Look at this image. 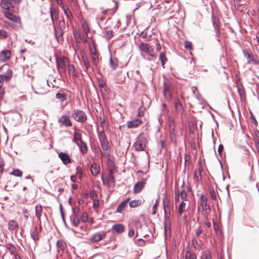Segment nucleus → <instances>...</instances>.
I'll use <instances>...</instances> for the list:
<instances>
[{
	"instance_id": "680f3d73",
	"label": "nucleus",
	"mask_w": 259,
	"mask_h": 259,
	"mask_svg": "<svg viewBox=\"0 0 259 259\" xmlns=\"http://www.w3.org/2000/svg\"><path fill=\"white\" fill-rule=\"evenodd\" d=\"M158 200H156L155 203H154V204L153 205V206L152 207V213L153 214H155L156 213V208H157V206L158 205Z\"/></svg>"
},
{
	"instance_id": "6ab92c4d",
	"label": "nucleus",
	"mask_w": 259,
	"mask_h": 259,
	"mask_svg": "<svg viewBox=\"0 0 259 259\" xmlns=\"http://www.w3.org/2000/svg\"><path fill=\"white\" fill-rule=\"evenodd\" d=\"M35 215L37 217V219L40 225V228L41 229V220L40 218L42 214V208L41 205L38 204L35 206Z\"/></svg>"
},
{
	"instance_id": "4be33fe9",
	"label": "nucleus",
	"mask_w": 259,
	"mask_h": 259,
	"mask_svg": "<svg viewBox=\"0 0 259 259\" xmlns=\"http://www.w3.org/2000/svg\"><path fill=\"white\" fill-rule=\"evenodd\" d=\"M112 230L115 232L120 234L124 232V226L123 224H117L112 226Z\"/></svg>"
},
{
	"instance_id": "774afa93",
	"label": "nucleus",
	"mask_w": 259,
	"mask_h": 259,
	"mask_svg": "<svg viewBox=\"0 0 259 259\" xmlns=\"http://www.w3.org/2000/svg\"><path fill=\"white\" fill-rule=\"evenodd\" d=\"M203 171V168L202 165H199L197 170L195 171L197 173H199V174L201 175V172Z\"/></svg>"
},
{
	"instance_id": "a211bd4d",
	"label": "nucleus",
	"mask_w": 259,
	"mask_h": 259,
	"mask_svg": "<svg viewBox=\"0 0 259 259\" xmlns=\"http://www.w3.org/2000/svg\"><path fill=\"white\" fill-rule=\"evenodd\" d=\"M164 229L166 236H170V219H164Z\"/></svg>"
},
{
	"instance_id": "20e7f679",
	"label": "nucleus",
	"mask_w": 259,
	"mask_h": 259,
	"mask_svg": "<svg viewBox=\"0 0 259 259\" xmlns=\"http://www.w3.org/2000/svg\"><path fill=\"white\" fill-rule=\"evenodd\" d=\"M98 136L102 149L104 151H108L109 149V142L104 129L100 132H98Z\"/></svg>"
},
{
	"instance_id": "4c0bfd02",
	"label": "nucleus",
	"mask_w": 259,
	"mask_h": 259,
	"mask_svg": "<svg viewBox=\"0 0 259 259\" xmlns=\"http://www.w3.org/2000/svg\"><path fill=\"white\" fill-rule=\"evenodd\" d=\"M82 61L83 62V64L85 66V70L87 71L90 67V64L88 58L86 56H82Z\"/></svg>"
},
{
	"instance_id": "412c9836",
	"label": "nucleus",
	"mask_w": 259,
	"mask_h": 259,
	"mask_svg": "<svg viewBox=\"0 0 259 259\" xmlns=\"http://www.w3.org/2000/svg\"><path fill=\"white\" fill-rule=\"evenodd\" d=\"M11 52L9 50H4L0 53V60L4 62L11 57Z\"/></svg>"
},
{
	"instance_id": "f3484780",
	"label": "nucleus",
	"mask_w": 259,
	"mask_h": 259,
	"mask_svg": "<svg viewBox=\"0 0 259 259\" xmlns=\"http://www.w3.org/2000/svg\"><path fill=\"white\" fill-rule=\"evenodd\" d=\"M142 123V121L139 119H136L130 121L127 123V126L129 128H135Z\"/></svg>"
},
{
	"instance_id": "c756f323",
	"label": "nucleus",
	"mask_w": 259,
	"mask_h": 259,
	"mask_svg": "<svg viewBox=\"0 0 259 259\" xmlns=\"http://www.w3.org/2000/svg\"><path fill=\"white\" fill-rule=\"evenodd\" d=\"M186 210V204L184 201H182L178 207V213L179 215H181L184 211Z\"/></svg>"
},
{
	"instance_id": "1a4fd4ad",
	"label": "nucleus",
	"mask_w": 259,
	"mask_h": 259,
	"mask_svg": "<svg viewBox=\"0 0 259 259\" xmlns=\"http://www.w3.org/2000/svg\"><path fill=\"white\" fill-rule=\"evenodd\" d=\"M106 236L105 231H100L94 233L90 238V241L93 243L98 242L104 239Z\"/></svg>"
},
{
	"instance_id": "5fc2aeb1",
	"label": "nucleus",
	"mask_w": 259,
	"mask_h": 259,
	"mask_svg": "<svg viewBox=\"0 0 259 259\" xmlns=\"http://www.w3.org/2000/svg\"><path fill=\"white\" fill-rule=\"evenodd\" d=\"M7 32L3 29H0V39H5L7 37Z\"/></svg>"
},
{
	"instance_id": "7c9ffc66",
	"label": "nucleus",
	"mask_w": 259,
	"mask_h": 259,
	"mask_svg": "<svg viewBox=\"0 0 259 259\" xmlns=\"http://www.w3.org/2000/svg\"><path fill=\"white\" fill-rule=\"evenodd\" d=\"M110 65L113 70H115L118 66V61L116 58H110Z\"/></svg>"
},
{
	"instance_id": "e433bc0d",
	"label": "nucleus",
	"mask_w": 259,
	"mask_h": 259,
	"mask_svg": "<svg viewBox=\"0 0 259 259\" xmlns=\"http://www.w3.org/2000/svg\"><path fill=\"white\" fill-rule=\"evenodd\" d=\"M238 92L241 97V98H244L245 97V93L242 85H238Z\"/></svg>"
},
{
	"instance_id": "423d86ee",
	"label": "nucleus",
	"mask_w": 259,
	"mask_h": 259,
	"mask_svg": "<svg viewBox=\"0 0 259 259\" xmlns=\"http://www.w3.org/2000/svg\"><path fill=\"white\" fill-rule=\"evenodd\" d=\"M139 49L141 51L146 53L150 56L155 58V55L154 50L152 47L148 44L142 42L139 45Z\"/></svg>"
},
{
	"instance_id": "4468645a",
	"label": "nucleus",
	"mask_w": 259,
	"mask_h": 259,
	"mask_svg": "<svg viewBox=\"0 0 259 259\" xmlns=\"http://www.w3.org/2000/svg\"><path fill=\"white\" fill-rule=\"evenodd\" d=\"M58 157L65 165H67L72 162V160L70 158L69 155L66 153L60 152L58 154Z\"/></svg>"
},
{
	"instance_id": "de8ad7c7",
	"label": "nucleus",
	"mask_w": 259,
	"mask_h": 259,
	"mask_svg": "<svg viewBox=\"0 0 259 259\" xmlns=\"http://www.w3.org/2000/svg\"><path fill=\"white\" fill-rule=\"evenodd\" d=\"M127 205L123 201L118 206L117 208V211L121 213L124 210Z\"/></svg>"
},
{
	"instance_id": "6e6d98bb",
	"label": "nucleus",
	"mask_w": 259,
	"mask_h": 259,
	"mask_svg": "<svg viewBox=\"0 0 259 259\" xmlns=\"http://www.w3.org/2000/svg\"><path fill=\"white\" fill-rule=\"evenodd\" d=\"M185 48L186 49H188L189 50H192V49H193V46H192V42H190V41H187L185 43Z\"/></svg>"
},
{
	"instance_id": "393cba45",
	"label": "nucleus",
	"mask_w": 259,
	"mask_h": 259,
	"mask_svg": "<svg viewBox=\"0 0 259 259\" xmlns=\"http://www.w3.org/2000/svg\"><path fill=\"white\" fill-rule=\"evenodd\" d=\"M73 141L77 144L82 141L81 134L79 131L75 130L74 132Z\"/></svg>"
},
{
	"instance_id": "a18cd8bd",
	"label": "nucleus",
	"mask_w": 259,
	"mask_h": 259,
	"mask_svg": "<svg viewBox=\"0 0 259 259\" xmlns=\"http://www.w3.org/2000/svg\"><path fill=\"white\" fill-rule=\"evenodd\" d=\"M57 246L58 248L62 250H64L66 247L65 243L62 240H58L57 242Z\"/></svg>"
},
{
	"instance_id": "2f4dec72",
	"label": "nucleus",
	"mask_w": 259,
	"mask_h": 259,
	"mask_svg": "<svg viewBox=\"0 0 259 259\" xmlns=\"http://www.w3.org/2000/svg\"><path fill=\"white\" fill-rule=\"evenodd\" d=\"M142 204V201L140 200H133L130 202L129 205L131 207H138Z\"/></svg>"
},
{
	"instance_id": "bb28decb",
	"label": "nucleus",
	"mask_w": 259,
	"mask_h": 259,
	"mask_svg": "<svg viewBox=\"0 0 259 259\" xmlns=\"http://www.w3.org/2000/svg\"><path fill=\"white\" fill-rule=\"evenodd\" d=\"M50 10L51 19L52 20L53 24H54L55 21H56L58 19V14L57 11L55 8L51 7Z\"/></svg>"
},
{
	"instance_id": "f03ea898",
	"label": "nucleus",
	"mask_w": 259,
	"mask_h": 259,
	"mask_svg": "<svg viewBox=\"0 0 259 259\" xmlns=\"http://www.w3.org/2000/svg\"><path fill=\"white\" fill-rule=\"evenodd\" d=\"M69 62L66 57H60L56 58V64L58 71L60 74L62 75L65 73L66 67H68Z\"/></svg>"
},
{
	"instance_id": "dca6fc26",
	"label": "nucleus",
	"mask_w": 259,
	"mask_h": 259,
	"mask_svg": "<svg viewBox=\"0 0 259 259\" xmlns=\"http://www.w3.org/2000/svg\"><path fill=\"white\" fill-rule=\"evenodd\" d=\"M163 94L165 97V98L169 100L171 97V94L170 92V88L169 85L167 84L166 82L164 83V90H163Z\"/></svg>"
},
{
	"instance_id": "58836bf2",
	"label": "nucleus",
	"mask_w": 259,
	"mask_h": 259,
	"mask_svg": "<svg viewBox=\"0 0 259 259\" xmlns=\"http://www.w3.org/2000/svg\"><path fill=\"white\" fill-rule=\"evenodd\" d=\"M68 70L69 74L71 75L72 76H76L75 70L74 66L73 65H68Z\"/></svg>"
},
{
	"instance_id": "4d7b16f0",
	"label": "nucleus",
	"mask_w": 259,
	"mask_h": 259,
	"mask_svg": "<svg viewBox=\"0 0 259 259\" xmlns=\"http://www.w3.org/2000/svg\"><path fill=\"white\" fill-rule=\"evenodd\" d=\"M194 179L197 182L200 181L202 179L201 175L195 171L194 174Z\"/></svg>"
},
{
	"instance_id": "c03bdc74",
	"label": "nucleus",
	"mask_w": 259,
	"mask_h": 259,
	"mask_svg": "<svg viewBox=\"0 0 259 259\" xmlns=\"http://www.w3.org/2000/svg\"><path fill=\"white\" fill-rule=\"evenodd\" d=\"M107 181L112 186L114 187L115 185V179L113 175H108Z\"/></svg>"
},
{
	"instance_id": "0e129e2a",
	"label": "nucleus",
	"mask_w": 259,
	"mask_h": 259,
	"mask_svg": "<svg viewBox=\"0 0 259 259\" xmlns=\"http://www.w3.org/2000/svg\"><path fill=\"white\" fill-rule=\"evenodd\" d=\"M108 166L109 168H110L111 167L115 168L114 163L113 161H112V160H109L108 161Z\"/></svg>"
},
{
	"instance_id": "09e8293b",
	"label": "nucleus",
	"mask_w": 259,
	"mask_h": 259,
	"mask_svg": "<svg viewBox=\"0 0 259 259\" xmlns=\"http://www.w3.org/2000/svg\"><path fill=\"white\" fill-rule=\"evenodd\" d=\"M82 28L85 33L86 35H87L88 33L89 32L90 29V28L87 24V23L85 22H83L81 24Z\"/></svg>"
},
{
	"instance_id": "603ef678",
	"label": "nucleus",
	"mask_w": 259,
	"mask_h": 259,
	"mask_svg": "<svg viewBox=\"0 0 259 259\" xmlns=\"http://www.w3.org/2000/svg\"><path fill=\"white\" fill-rule=\"evenodd\" d=\"M81 221L83 223H86L88 221V217L86 212H83L81 216Z\"/></svg>"
},
{
	"instance_id": "338daca9",
	"label": "nucleus",
	"mask_w": 259,
	"mask_h": 259,
	"mask_svg": "<svg viewBox=\"0 0 259 259\" xmlns=\"http://www.w3.org/2000/svg\"><path fill=\"white\" fill-rule=\"evenodd\" d=\"M97 194L95 191H91L90 197L92 199H95L97 197Z\"/></svg>"
},
{
	"instance_id": "ea45409f",
	"label": "nucleus",
	"mask_w": 259,
	"mask_h": 259,
	"mask_svg": "<svg viewBox=\"0 0 259 259\" xmlns=\"http://www.w3.org/2000/svg\"><path fill=\"white\" fill-rule=\"evenodd\" d=\"M159 59L161 62V64L162 66H164L166 63L167 59L166 57L165 54L163 52H161L159 55Z\"/></svg>"
},
{
	"instance_id": "2eb2a0df",
	"label": "nucleus",
	"mask_w": 259,
	"mask_h": 259,
	"mask_svg": "<svg viewBox=\"0 0 259 259\" xmlns=\"http://www.w3.org/2000/svg\"><path fill=\"white\" fill-rule=\"evenodd\" d=\"M64 32V31L57 29V28L54 27V33L55 37L57 41L60 44H62L63 42L64 39L63 34Z\"/></svg>"
},
{
	"instance_id": "864d4df0",
	"label": "nucleus",
	"mask_w": 259,
	"mask_h": 259,
	"mask_svg": "<svg viewBox=\"0 0 259 259\" xmlns=\"http://www.w3.org/2000/svg\"><path fill=\"white\" fill-rule=\"evenodd\" d=\"M180 190H179L178 188H176L175 197L176 202H178L180 201Z\"/></svg>"
},
{
	"instance_id": "b1692460",
	"label": "nucleus",
	"mask_w": 259,
	"mask_h": 259,
	"mask_svg": "<svg viewBox=\"0 0 259 259\" xmlns=\"http://www.w3.org/2000/svg\"><path fill=\"white\" fill-rule=\"evenodd\" d=\"M70 220L72 225L75 227L78 226L80 221L78 218V215L75 212L74 214H73L70 216Z\"/></svg>"
},
{
	"instance_id": "e2e57ef3",
	"label": "nucleus",
	"mask_w": 259,
	"mask_h": 259,
	"mask_svg": "<svg viewBox=\"0 0 259 259\" xmlns=\"http://www.w3.org/2000/svg\"><path fill=\"white\" fill-rule=\"evenodd\" d=\"M136 243L139 246H143L145 243L144 241L142 239H138L136 240Z\"/></svg>"
},
{
	"instance_id": "f257e3e1",
	"label": "nucleus",
	"mask_w": 259,
	"mask_h": 259,
	"mask_svg": "<svg viewBox=\"0 0 259 259\" xmlns=\"http://www.w3.org/2000/svg\"><path fill=\"white\" fill-rule=\"evenodd\" d=\"M146 136L144 133H141L137 138L136 142L133 145L135 151L137 152L143 151L146 146Z\"/></svg>"
},
{
	"instance_id": "72a5a7b5",
	"label": "nucleus",
	"mask_w": 259,
	"mask_h": 259,
	"mask_svg": "<svg viewBox=\"0 0 259 259\" xmlns=\"http://www.w3.org/2000/svg\"><path fill=\"white\" fill-rule=\"evenodd\" d=\"M213 25L217 32H218L220 28V21L218 18L213 17Z\"/></svg>"
},
{
	"instance_id": "052dcab7",
	"label": "nucleus",
	"mask_w": 259,
	"mask_h": 259,
	"mask_svg": "<svg viewBox=\"0 0 259 259\" xmlns=\"http://www.w3.org/2000/svg\"><path fill=\"white\" fill-rule=\"evenodd\" d=\"M76 176H78L79 178L80 179L82 175V171L80 168L79 167H76Z\"/></svg>"
},
{
	"instance_id": "8fccbe9b",
	"label": "nucleus",
	"mask_w": 259,
	"mask_h": 259,
	"mask_svg": "<svg viewBox=\"0 0 259 259\" xmlns=\"http://www.w3.org/2000/svg\"><path fill=\"white\" fill-rule=\"evenodd\" d=\"M59 27L57 28L58 30H65V23L64 20H60L59 23Z\"/></svg>"
},
{
	"instance_id": "69168bd1",
	"label": "nucleus",
	"mask_w": 259,
	"mask_h": 259,
	"mask_svg": "<svg viewBox=\"0 0 259 259\" xmlns=\"http://www.w3.org/2000/svg\"><path fill=\"white\" fill-rule=\"evenodd\" d=\"M224 149V146L222 144H220L219 146V147H218V152H219V154L220 156L222 155V152L223 151Z\"/></svg>"
},
{
	"instance_id": "473e14b6",
	"label": "nucleus",
	"mask_w": 259,
	"mask_h": 259,
	"mask_svg": "<svg viewBox=\"0 0 259 259\" xmlns=\"http://www.w3.org/2000/svg\"><path fill=\"white\" fill-rule=\"evenodd\" d=\"M6 248L9 251L11 254H16L17 248L12 244H8L6 246Z\"/></svg>"
},
{
	"instance_id": "9d476101",
	"label": "nucleus",
	"mask_w": 259,
	"mask_h": 259,
	"mask_svg": "<svg viewBox=\"0 0 259 259\" xmlns=\"http://www.w3.org/2000/svg\"><path fill=\"white\" fill-rule=\"evenodd\" d=\"M58 122L60 126L70 127L72 126V122L70 119L69 116L66 115L61 116L58 119Z\"/></svg>"
},
{
	"instance_id": "aec40b11",
	"label": "nucleus",
	"mask_w": 259,
	"mask_h": 259,
	"mask_svg": "<svg viewBox=\"0 0 259 259\" xmlns=\"http://www.w3.org/2000/svg\"><path fill=\"white\" fill-rule=\"evenodd\" d=\"M3 67L7 68V71L4 74L2 75L5 79V81H9L12 77L13 72L12 70L7 65H5Z\"/></svg>"
},
{
	"instance_id": "79ce46f5",
	"label": "nucleus",
	"mask_w": 259,
	"mask_h": 259,
	"mask_svg": "<svg viewBox=\"0 0 259 259\" xmlns=\"http://www.w3.org/2000/svg\"><path fill=\"white\" fill-rule=\"evenodd\" d=\"M185 259H196V256L194 253L187 251L185 253Z\"/></svg>"
},
{
	"instance_id": "37998d69",
	"label": "nucleus",
	"mask_w": 259,
	"mask_h": 259,
	"mask_svg": "<svg viewBox=\"0 0 259 259\" xmlns=\"http://www.w3.org/2000/svg\"><path fill=\"white\" fill-rule=\"evenodd\" d=\"M22 171L19 169H14L12 172H10L11 175L19 177H21L22 176Z\"/></svg>"
},
{
	"instance_id": "6e6552de",
	"label": "nucleus",
	"mask_w": 259,
	"mask_h": 259,
	"mask_svg": "<svg viewBox=\"0 0 259 259\" xmlns=\"http://www.w3.org/2000/svg\"><path fill=\"white\" fill-rule=\"evenodd\" d=\"M163 204L165 214L164 219H170L171 213L169 201L168 198L166 196L163 199Z\"/></svg>"
},
{
	"instance_id": "0eeeda50",
	"label": "nucleus",
	"mask_w": 259,
	"mask_h": 259,
	"mask_svg": "<svg viewBox=\"0 0 259 259\" xmlns=\"http://www.w3.org/2000/svg\"><path fill=\"white\" fill-rule=\"evenodd\" d=\"M243 52L244 57L248 60V63H253L256 65L259 64V60L256 55H252L248 50H243Z\"/></svg>"
},
{
	"instance_id": "49530a36",
	"label": "nucleus",
	"mask_w": 259,
	"mask_h": 259,
	"mask_svg": "<svg viewBox=\"0 0 259 259\" xmlns=\"http://www.w3.org/2000/svg\"><path fill=\"white\" fill-rule=\"evenodd\" d=\"M64 12L66 16L67 17V18L69 20H72L73 18V16L72 14V13L68 9H64Z\"/></svg>"
},
{
	"instance_id": "ddd939ff",
	"label": "nucleus",
	"mask_w": 259,
	"mask_h": 259,
	"mask_svg": "<svg viewBox=\"0 0 259 259\" xmlns=\"http://www.w3.org/2000/svg\"><path fill=\"white\" fill-rule=\"evenodd\" d=\"M30 236L33 241L32 245L35 247L36 245L37 242L39 240V237L38 236L37 228L36 227H34L31 230Z\"/></svg>"
},
{
	"instance_id": "3c124183",
	"label": "nucleus",
	"mask_w": 259,
	"mask_h": 259,
	"mask_svg": "<svg viewBox=\"0 0 259 259\" xmlns=\"http://www.w3.org/2000/svg\"><path fill=\"white\" fill-rule=\"evenodd\" d=\"M92 58L93 60V63L95 65H97L98 64V62L99 61V57H98V55L97 54V53L94 54L93 55H92Z\"/></svg>"
},
{
	"instance_id": "9b49d317",
	"label": "nucleus",
	"mask_w": 259,
	"mask_h": 259,
	"mask_svg": "<svg viewBox=\"0 0 259 259\" xmlns=\"http://www.w3.org/2000/svg\"><path fill=\"white\" fill-rule=\"evenodd\" d=\"M3 14L6 18L12 21L19 24H21V20L19 16H16V15H14L7 11L4 12Z\"/></svg>"
},
{
	"instance_id": "f704fd0d",
	"label": "nucleus",
	"mask_w": 259,
	"mask_h": 259,
	"mask_svg": "<svg viewBox=\"0 0 259 259\" xmlns=\"http://www.w3.org/2000/svg\"><path fill=\"white\" fill-rule=\"evenodd\" d=\"M175 108L178 113H182L183 106L179 101H177L175 103Z\"/></svg>"
},
{
	"instance_id": "39448f33",
	"label": "nucleus",
	"mask_w": 259,
	"mask_h": 259,
	"mask_svg": "<svg viewBox=\"0 0 259 259\" xmlns=\"http://www.w3.org/2000/svg\"><path fill=\"white\" fill-rule=\"evenodd\" d=\"M72 117L77 121L84 122L87 119L86 114L83 111L74 109L72 113Z\"/></svg>"
},
{
	"instance_id": "cd10ccee",
	"label": "nucleus",
	"mask_w": 259,
	"mask_h": 259,
	"mask_svg": "<svg viewBox=\"0 0 259 259\" xmlns=\"http://www.w3.org/2000/svg\"><path fill=\"white\" fill-rule=\"evenodd\" d=\"M100 170V166L96 163L93 164L91 166V172L95 176H96L99 174Z\"/></svg>"
},
{
	"instance_id": "7ed1b4c3",
	"label": "nucleus",
	"mask_w": 259,
	"mask_h": 259,
	"mask_svg": "<svg viewBox=\"0 0 259 259\" xmlns=\"http://www.w3.org/2000/svg\"><path fill=\"white\" fill-rule=\"evenodd\" d=\"M207 201L208 199L207 197L204 194H201L198 202L199 205L198 209H199L201 207L202 209L205 211L207 214H209L210 211V207Z\"/></svg>"
},
{
	"instance_id": "13d9d810",
	"label": "nucleus",
	"mask_w": 259,
	"mask_h": 259,
	"mask_svg": "<svg viewBox=\"0 0 259 259\" xmlns=\"http://www.w3.org/2000/svg\"><path fill=\"white\" fill-rule=\"evenodd\" d=\"M5 162L2 159H0V175H2L4 170Z\"/></svg>"
},
{
	"instance_id": "c85d7f7f",
	"label": "nucleus",
	"mask_w": 259,
	"mask_h": 259,
	"mask_svg": "<svg viewBox=\"0 0 259 259\" xmlns=\"http://www.w3.org/2000/svg\"><path fill=\"white\" fill-rule=\"evenodd\" d=\"M79 148L80 152L84 154L87 152V147L86 144L82 141L80 143H78L76 144Z\"/></svg>"
},
{
	"instance_id": "a878e982",
	"label": "nucleus",
	"mask_w": 259,
	"mask_h": 259,
	"mask_svg": "<svg viewBox=\"0 0 259 259\" xmlns=\"http://www.w3.org/2000/svg\"><path fill=\"white\" fill-rule=\"evenodd\" d=\"M19 227L18 223L15 220H10L8 222V229L10 231H14Z\"/></svg>"
},
{
	"instance_id": "c9c22d12",
	"label": "nucleus",
	"mask_w": 259,
	"mask_h": 259,
	"mask_svg": "<svg viewBox=\"0 0 259 259\" xmlns=\"http://www.w3.org/2000/svg\"><path fill=\"white\" fill-rule=\"evenodd\" d=\"M57 99L61 100L62 102L66 101L67 100L66 95L64 93H58L56 95Z\"/></svg>"
},
{
	"instance_id": "bf43d9fd",
	"label": "nucleus",
	"mask_w": 259,
	"mask_h": 259,
	"mask_svg": "<svg viewBox=\"0 0 259 259\" xmlns=\"http://www.w3.org/2000/svg\"><path fill=\"white\" fill-rule=\"evenodd\" d=\"M195 235L197 237H199L200 235V234H202V231L201 229L200 226H199V227H198L197 229H195Z\"/></svg>"
},
{
	"instance_id": "a19ab883",
	"label": "nucleus",
	"mask_w": 259,
	"mask_h": 259,
	"mask_svg": "<svg viewBox=\"0 0 259 259\" xmlns=\"http://www.w3.org/2000/svg\"><path fill=\"white\" fill-rule=\"evenodd\" d=\"M180 196L181 199L183 200V201H186L187 199V193L184 189L180 190Z\"/></svg>"
},
{
	"instance_id": "5701e85b",
	"label": "nucleus",
	"mask_w": 259,
	"mask_h": 259,
	"mask_svg": "<svg viewBox=\"0 0 259 259\" xmlns=\"http://www.w3.org/2000/svg\"><path fill=\"white\" fill-rule=\"evenodd\" d=\"M1 6L6 10H10L13 7L9 0H1Z\"/></svg>"
},
{
	"instance_id": "f8f14e48",
	"label": "nucleus",
	"mask_w": 259,
	"mask_h": 259,
	"mask_svg": "<svg viewBox=\"0 0 259 259\" xmlns=\"http://www.w3.org/2000/svg\"><path fill=\"white\" fill-rule=\"evenodd\" d=\"M146 182V180L145 179H142L141 181L136 183L133 189L134 193L136 194L140 193L144 188Z\"/></svg>"
}]
</instances>
